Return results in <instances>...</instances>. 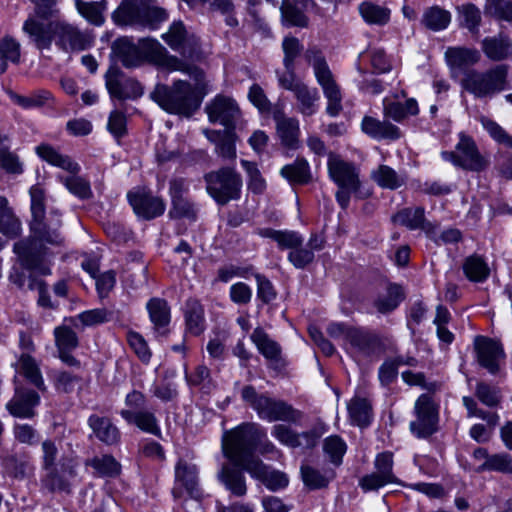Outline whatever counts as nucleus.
Returning a JSON list of instances; mask_svg holds the SVG:
<instances>
[{
  "label": "nucleus",
  "mask_w": 512,
  "mask_h": 512,
  "mask_svg": "<svg viewBox=\"0 0 512 512\" xmlns=\"http://www.w3.org/2000/svg\"><path fill=\"white\" fill-rule=\"evenodd\" d=\"M172 207L169 211L171 218H187L195 220L197 217V210L188 198L182 197L175 200H171Z\"/></svg>",
  "instance_id": "obj_59"
},
{
  "label": "nucleus",
  "mask_w": 512,
  "mask_h": 512,
  "mask_svg": "<svg viewBox=\"0 0 512 512\" xmlns=\"http://www.w3.org/2000/svg\"><path fill=\"white\" fill-rule=\"evenodd\" d=\"M35 150L37 155L44 161L72 174L68 177H60L61 182L72 194L82 199L92 196L89 182L77 176L80 166L70 156L61 154L49 144H40Z\"/></svg>",
  "instance_id": "obj_6"
},
{
  "label": "nucleus",
  "mask_w": 512,
  "mask_h": 512,
  "mask_svg": "<svg viewBox=\"0 0 512 512\" xmlns=\"http://www.w3.org/2000/svg\"><path fill=\"white\" fill-rule=\"evenodd\" d=\"M154 3L155 0H124L112 13V20L118 26L155 30L168 19V12Z\"/></svg>",
  "instance_id": "obj_3"
},
{
  "label": "nucleus",
  "mask_w": 512,
  "mask_h": 512,
  "mask_svg": "<svg viewBox=\"0 0 512 512\" xmlns=\"http://www.w3.org/2000/svg\"><path fill=\"white\" fill-rule=\"evenodd\" d=\"M39 402L40 396L36 391L16 386L14 396L7 403V409L15 417L32 418L35 415L34 409Z\"/></svg>",
  "instance_id": "obj_21"
},
{
  "label": "nucleus",
  "mask_w": 512,
  "mask_h": 512,
  "mask_svg": "<svg viewBox=\"0 0 512 512\" xmlns=\"http://www.w3.org/2000/svg\"><path fill=\"white\" fill-rule=\"evenodd\" d=\"M306 61L312 66L318 85L327 99L326 112L332 117L342 111V93L334 74L322 53L316 47L308 48L304 54Z\"/></svg>",
  "instance_id": "obj_4"
},
{
  "label": "nucleus",
  "mask_w": 512,
  "mask_h": 512,
  "mask_svg": "<svg viewBox=\"0 0 512 512\" xmlns=\"http://www.w3.org/2000/svg\"><path fill=\"white\" fill-rule=\"evenodd\" d=\"M18 369L21 374L39 390L45 391L43 377L36 361L28 354L23 353L18 360Z\"/></svg>",
  "instance_id": "obj_47"
},
{
  "label": "nucleus",
  "mask_w": 512,
  "mask_h": 512,
  "mask_svg": "<svg viewBox=\"0 0 512 512\" xmlns=\"http://www.w3.org/2000/svg\"><path fill=\"white\" fill-rule=\"evenodd\" d=\"M88 424L101 442L112 445L119 441L120 432L109 418L91 415Z\"/></svg>",
  "instance_id": "obj_32"
},
{
  "label": "nucleus",
  "mask_w": 512,
  "mask_h": 512,
  "mask_svg": "<svg viewBox=\"0 0 512 512\" xmlns=\"http://www.w3.org/2000/svg\"><path fill=\"white\" fill-rule=\"evenodd\" d=\"M327 168L330 178L337 184L336 199L346 209L352 193H357L361 182L359 170L354 163L346 161L339 154L328 153Z\"/></svg>",
  "instance_id": "obj_9"
},
{
  "label": "nucleus",
  "mask_w": 512,
  "mask_h": 512,
  "mask_svg": "<svg viewBox=\"0 0 512 512\" xmlns=\"http://www.w3.org/2000/svg\"><path fill=\"white\" fill-rule=\"evenodd\" d=\"M278 83L293 93L298 113L312 116L317 112L320 95L316 88L309 87L296 74H278Z\"/></svg>",
  "instance_id": "obj_13"
},
{
  "label": "nucleus",
  "mask_w": 512,
  "mask_h": 512,
  "mask_svg": "<svg viewBox=\"0 0 512 512\" xmlns=\"http://www.w3.org/2000/svg\"><path fill=\"white\" fill-rule=\"evenodd\" d=\"M476 397L488 407H496L501 401L500 390L485 382H478L475 389Z\"/></svg>",
  "instance_id": "obj_63"
},
{
  "label": "nucleus",
  "mask_w": 512,
  "mask_h": 512,
  "mask_svg": "<svg viewBox=\"0 0 512 512\" xmlns=\"http://www.w3.org/2000/svg\"><path fill=\"white\" fill-rule=\"evenodd\" d=\"M371 178L381 188L396 190L406 183V177L387 165H380L371 173Z\"/></svg>",
  "instance_id": "obj_38"
},
{
  "label": "nucleus",
  "mask_w": 512,
  "mask_h": 512,
  "mask_svg": "<svg viewBox=\"0 0 512 512\" xmlns=\"http://www.w3.org/2000/svg\"><path fill=\"white\" fill-rule=\"evenodd\" d=\"M442 157L457 167L473 172L483 171L490 164L489 159L480 153L475 141L465 134L460 135L455 151L442 152Z\"/></svg>",
  "instance_id": "obj_12"
},
{
  "label": "nucleus",
  "mask_w": 512,
  "mask_h": 512,
  "mask_svg": "<svg viewBox=\"0 0 512 512\" xmlns=\"http://www.w3.org/2000/svg\"><path fill=\"white\" fill-rule=\"evenodd\" d=\"M480 123L494 141L512 148V136H510L497 122L488 117L482 116L480 118Z\"/></svg>",
  "instance_id": "obj_57"
},
{
  "label": "nucleus",
  "mask_w": 512,
  "mask_h": 512,
  "mask_svg": "<svg viewBox=\"0 0 512 512\" xmlns=\"http://www.w3.org/2000/svg\"><path fill=\"white\" fill-rule=\"evenodd\" d=\"M207 193L219 205L237 200L241 195L242 177L232 167H221L204 175Z\"/></svg>",
  "instance_id": "obj_10"
},
{
  "label": "nucleus",
  "mask_w": 512,
  "mask_h": 512,
  "mask_svg": "<svg viewBox=\"0 0 512 512\" xmlns=\"http://www.w3.org/2000/svg\"><path fill=\"white\" fill-rule=\"evenodd\" d=\"M363 19L369 24L385 25L390 19V10L372 2H363L359 6Z\"/></svg>",
  "instance_id": "obj_51"
},
{
  "label": "nucleus",
  "mask_w": 512,
  "mask_h": 512,
  "mask_svg": "<svg viewBox=\"0 0 512 512\" xmlns=\"http://www.w3.org/2000/svg\"><path fill=\"white\" fill-rule=\"evenodd\" d=\"M361 130L369 137L377 140H397L401 137L399 127L387 120L381 121L371 116H365L362 119Z\"/></svg>",
  "instance_id": "obj_26"
},
{
  "label": "nucleus",
  "mask_w": 512,
  "mask_h": 512,
  "mask_svg": "<svg viewBox=\"0 0 512 512\" xmlns=\"http://www.w3.org/2000/svg\"><path fill=\"white\" fill-rule=\"evenodd\" d=\"M280 10L283 21L288 25L298 27H306L308 25L306 15L290 0H283Z\"/></svg>",
  "instance_id": "obj_55"
},
{
  "label": "nucleus",
  "mask_w": 512,
  "mask_h": 512,
  "mask_svg": "<svg viewBox=\"0 0 512 512\" xmlns=\"http://www.w3.org/2000/svg\"><path fill=\"white\" fill-rule=\"evenodd\" d=\"M29 194L32 214L31 234L29 239L14 244V252L18 255L23 267L42 275H48L50 268L46 260L53 255L50 248L60 247L64 242V238L59 232L61 220L59 217L55 221L46 219V192L41 185H33Z\"/></svg>",
  "instance_id": "obj_1"
},
{
  "label": "nucleus",
  "mask_w": 512,
  "mask_h": 512,
  "mask_svg": "<svg viewBox=\"0 0 512 512\" xmlns=\"http://www.w3.org/2000/svg\"><path fill=\"white\" fill-rule=\"evenodd\" d=\"M137 46L139 47L142 60H147L153 64L157 62L165 50V47H163L157 40L152 38L140 39Z\"/></svg>",
  "instance_id": "obj_58"
},
{
  "label": "nucleus",
  "mask_w": 512,
  "mask_h": 512,
  "mask_svg": "<svg viewBox=\"0 0 512 512\" xmlns=\"http://www.w3.org/2000/svg\"><path fill=\"white\" fill-rule=\"evenodd\" d=\"M175 479L176 485L183 487L190 497L197 498L200 495L196 465L180 460L175 467Z\"/></svg>",
  "instance_id": "obj_28"
},
{
  "label": "nucleus",
  "mask_w": 512,
  "mask_h": 512,
  "mask_svg": "<svg viewBox=\"0 0 512 512\" xmlns=\"http://www.w3.org/2000/svg\"><path fill=\"white\" fill-rule=\"evenodd\" d=\"M246 472L252 477L260 480L271 490L284 488L288 484V478L284 473L270 470V468L265 465L261 459L252 461Z\"/></svg>",
  "instance_id": "obj_25"
},
{
  "label": "nucleus",
  "mask_w": 512,
  "mask_h": 512,
  "mask_svg": "<svg viewBox=\"0 0 512 512\" xmlns=\"http://www.w3.org/2000/svg\"><path fill=\"white\" fill-rule=\"evenodd\" d=\"M480 470H493L512 474V457L507 453L491 455L480 466Z\"/></svg>",
  "instance_id": "obj_60"
},
{
  "label": "nucleus",
  "mask_w": 512,
  "mask_h": 512,
  "mask_svg": "<svg viewBox=\"0 0 512 512\" xmlns=\"http://www.w3.org/2000/svg\"><path fill=\"white\" fill-rule=\"evenodd\" d=\"M508 66L496 65L484 72L468 70L461 80L463 89L476 98H491L507 88Z\"/></svg>",
  "instance_id": "obj_7"
},
{
  "label": "nucleus",
  "mask_w": 512,
  "mask_h": 512,
  "mask_svg": "<svg viewBox=\"0 0 512 512\" xmlns=\"http://www.w3.org/2000/svg\"><path fill=\"white\" fill-rule=\"evenodd\" d=\"M447 63L452 68H464L476 64L480 54L476 49L449 47L445 52Z\"/></svg>",
  "instance_id": "obj_41"
},
{
  "label": "nucleus",
  "mask_w": 512,
  "mask_h": 512,
  "mask_svg": "<svg viewBox=\"0 0 512 512\" xmlns=\"http://www.w3.org/2000/svg\"><path fill=\"white\" fill-rule=\"evenodd\" d=\"M421 21L427 29L440 31L447 28L451 22V14L439 6H432L424 11Z\"/></svg>",
  "instance_id": "obj_46"
},
{
  "label": "nucleus",
  "mask_w": 512,
  "mask_h": 512,
  "mask_svg": "<svg viewBox=\"0 0 512 512\" xmlns=\"http://www.w3.org/2000/svg\"><path fill=\"white\" fill-rule=\"evenodd\" d=\"M333 476V472L326 474L307 464L301 466L302 480L308 488L313 490L326 487Z\"/></svg>",
  "instance_id": "obj_52"
},
{
  "label": "nucleus",
  "mask_w": 512,
  "mask_h": 512,
  "mask_svg": "<svg viewBox=\"0 0 512 512\" xmlns=\"http://www.w3.org/2000/svg\"><path fill=\"white\" fill-rule=\"evenodd\" d=\"M280 173L291 184H307L311 178L309 165L304 159L285 165Z\"/></svg>",
  "instance_id": "obj_45"
},
{
  "label": "nucleus",
  "mask_w": 512,
  "mask_h": 512,
  "mask_svg": "<svg viewBox=\"0 0 512 512\" xmlns=\"http://www.w3.org/2000/svg\"><path fill=\"white\" fill-rule=\"evenodd\" d=\"M0 168L9 174L23 172L19 156L11 150L10 137L3 133H0Z\"/></svg>",
  "instance_id": "obj_37"
},
{
  "label": "nucleus",
  "mask_w": 512,
  "mask_h": 512,
  "mask_svg": "<svg viewBox=\"0 0 512 512\" xmlns=\"http://www.w3.org/2000/svg\"><path fill=\"white\" fill-rule=\"evenodd\" d=\"M251 340L259 352L270 362L278 363L281 360V347L271 339L261 328H256L251 334Z\"/></svg>",
  "instance_id": "obj_36"
},
{
  "label": "nucleus",
  "mask_w": 512,
  "mask_h": 512,
  "mask_svg": "<svg viewBox=\"0 0 512 512\" xmlns=\"http://www.w3.org/2000/svg\"><path fill=\"white\" fill-rule=\"evenodd\" d=\"M327 333L334 339H342L350 345V351L361 355H370L379 345L378 337L361 327H352L343 323H331Z\"/></svg>",
  "instance_id": "obj_11"
},
{
  "label": "nucleus",
  "mask_w": 512,
  "mask_h": 512,
  "mask_svg": "<svg viewBox=\"0 0 512 512\" xmlns=\"http://www.w3.org/2000/svg\"><path fill=\"white\" fill-rule=\"evenodd\" d=\"M87 466H91L98 476L115 477L119 475L121 465L111 455L95 456L86 462Z\"/></svg>",
  "instance_id": "obj_49"
},
{
  "label": "nucleus",
  "mask_w": 512,
  "mask_h": 512,
  "mask_svg": "<svg viewBox=\"0 0 512 512\" xmlns=\"http://www.w3.org/2000/svg\"><path fill=\"white\" fill-rule=\"evenodd\" d=\"M78 462L74 457L62 456L59 466L43 470L41 486L50 493H70V480L77 475Z\"/></svg>",
  "instance_id": "obj_15"
},
{
  "label": "nucleus",
  "mask_w": 512,
  "mask_h": 512,
  "mask_svg": "<svg viewBox=\"0 0 512 512\" xmlns=\"http://www.w3.org/2000/svg\"><path fill=\"white\" fill-rule=\"evenodd\" d=\"M113 50L122 64L127 68L137 67L143 63L139 47L128 38L116 40L113 44Z\"/></svg>",
  "instance_id": "obj_35"
},
{
  "label": "nucleus",
  "mask_w": 512,
  "mask_h": 512,
  "mask_svg": "<svg viewBox=\"0 0 512 512\" xmlns=\"http://www.w3.org/2000/svg\"><path fill=\"white\" fill-rule=\"evenodd\" d=\"M185 319L187 329L193 335H200L205 330L204 309L198 300L186 302Z\"/></svg>",
  "instance_id": "obj_44"
},
{
  "label": "nucleus",
  "mask_w": 512,
  "mask_h": 512,
  "mask_svg": "<svg viewBox=\"0 0 512 512\" xmlns=\"http://www.w3.org/2000/svg\"><path fill=\"white\" fill-rule=\"evenodd\" d=\"M162 38L172 50L178 52L183 58L192 61L201 58L199 38L188 32L182 21H174Z\"/></svg>",
  "instance_id": "obj_14"
},
{
  "label": "nucleus",
  "mask_w": 512,
  "mask_h": 512,
  "mask_svg": "<svg viewBox=\"0 0 512 512\" xmlns=\"http://www.w3.org/2000/svg\"><path fill=\"white\" fill-rule=\"evenodd\" d=\"M55 43L66 53L83 51L92 46L94 37L86 31L64 21H55L53 25Z\"/></svg>",
  "instance_id": "obj_16"
},
{
  "label": "nucleus",
  "mask_w": 512,
  "mask_h": 512,
  "mask_svg": "<svg viewBox=\"0 0 512 512\" xmlns=\"http://www.w3.org/2000/svg\"><path fill=\"white\" fill-rule=\"evenodd\" d=\"M416 419L410 423L411 432L418 438H427L437 431L438 411L429 395H421L415 403Z\"/></svg>",
  "instance_id": "obj_17"
},
{
  "label": "nucleus",
  "mask_w": 512,
  "mask_h": 512,
  "mask_svg": "<svg viewBox=\"0 0 512 512\" xmlns=\"http://www.w3.org/2000/svg\"><path fill=\"white\" fill-rule=\"evenodd\" d=\"M461 24L471 33H478L481 22V12L473 4H466L459 8Z\"/></svg>",
  "instance_id": "obj_61"
},
{
  "label": "nucleus",
  "mask_w": 512,
  "mask_h": 512,
  "mask_svg": "<svg viewBox=\"0 0 512 512\" xmlns=\"http://www.w3.org/2000/svg\"><path fill=\"white\" fill-rule=\"evenodd\" d=\"M511 48V40L503 34L494 37H486L482 41V50L486 57L492 61L506 59Z\"/></svg>",
  "instance_id": "obj_34"
},
{
  "label": "nucleus",
  "mask_w": 512,
  "mask_h": 512,
  "mask_svg": "<svg viewBox=\"0 0 512 512\" xmlns=\"http://www.w3.org/2000/svg\"><path fill=\"white\" fill-rule=\"evenodd\" d=\"M475 349L480 365L495 374L499 369L497 361L503 356L501 345L492 339L479 336L475 339Z\"/></svg>",
  "instance_id": "obj_22"
},
{
  "label": "nucleus",
  "mask_w": 512,
  "mask_h": 512,
  "mask_svg": "<svg viewBox=\"0 0 512 512\" xmlns=\"http://www.w3.org/2000/svg\"><path fill=\"white\" fill-rule=\"evenodd\" d=\"M241 397L261 419L269 422H296L302 416L301 412L287 402L271 398L267 394H260L251 385L242 388Z\"/></svg>",
  "instance_id": "obj_5"
},
{
  "label": "nucleus",
  "mask_w": 512,
  "mask_h": 512,
  "mask_svg": "<svg viewBox=\"0 0 512 512\" xmlns=\"http://www.w3.org/2000/svg\"><path fill=\"white\" fill-rule=\"evenodd\" d=\"M419 113L418 103L414 98H409L404 104L383 99V115L396 122H402L408 116H415Z\"/></svg>",
  "instance_id": "obj_33"
},
{
  "label": "nucleus",
  "mask_w": 512,
  "mask_h": 512,
  "mask_svg": "<svg viewBox=\"0 0 512 512\" xmlns=\"http://www.w3.org/2000/svg\"><path fill=\"white\" fill-rule=\"evenodd\" d=\"M205 111L210 122L220 123L226 130H235L236 123L241 116L235 100L224 95H217L206 105Z\"/></svg>",
  "instance_id": "obj_19"
},
{
  "label": "nucleus",
  "mask_w": 512,
  "mask_h": 512,
  "mask_svg": "<svg viewBox=\"0 0 512 512\" xmlns=\"http://www.w3.org/2000/svg\"><path fill=\"white\" fill-rule=\"evenodd\" d=\"M54 24L55 21L45 24L34 18H28L24 22L23 31L29 36L37 49H50L52 41L55 39Z\"/></svg>",
  "instance_id": "obj_24"
},
{
  "label": "nucleus",
  "mask_w": 512,
  "mask_h": 512,
  "mask_svg": "<svg viewBox=\"0 0 512 512\" xmlns=\"http://www.w3.org/2000/svg\"><path fill=\"white\" fill-rule=\"evenodd\" d=\"M277 133L283 145L289 148H296L299 137V122L296 118L276 116Z\"/></svg>",
  "instance_id": "obj_40"
},
{
  "label": "nucleus",
  "mask_w": 512,
  "mask_h": 512,
  "mask_svg": "<svg viewBox=\"0 0 512 512\" xmlns=\"http://www.w3.org/2000/svg\"><path fill=\"white\" fill-rule=\"evenodd\" d=\"M151 98L162 109L172 114L189 115L198 107L194 103L193 88L190 83L175 81L171 87L158 84L151 92Z\"/></svg>",
  "instance_id": "obj_8"
},
{
  "label": "nucleus",
  "mask_w": 512,
  "mask_h": 512,
  "mask_svg": "<svg viewBox=\"0 0 512 512\" xmlns=\"http://www.w3.org/2000/svg\"><path fill=\"white\" fill-rule=\"evenodd\" d=\"M75 6L79 14H81L89 23L101 26L105 22V17L103 15L107 8V2L105 0L91 2L76 0Z\"/></svg>",
  "instance_id": "obj_43"
},
{
  "label": "nucleus",
  "mask_w": 512,
  "mask_h": 512,
  "mask_svg": "<svg viewBox=\"0 0 512 512\" xmlns=\"http://www.w3.org/2000/svg\"><path fill=\"white\" fill-rule=\"evenodd\" d=\"M404 298L403 288L398 284H390L386 293L379 295L374 300V307L379 313L387 314L395 310Z\"/></svg>",
  "instance_id": "obj_39"
},
{
  "label": "nucleus",
  "mask_w": 512,
  "mask_h": 512,
  "mask_svg": "<svg viewBox=\"0 0 512 512\" xmlns=\"http://www.w3.org/2000/svg\"><path fill=\"white\" fill-rule=\"evenodd\" d=\"M58 351L73 350L78 346L76 333L67 326H60L54 330Z\"/></svg>",
  "instance_id": "obj_64"
},
{
  "label": "nucleus",
  "mask_w": 512,
  "mask_h": 512,
  "mask_svg": "<svg viewBox=\"0 0 512 512\" xmlns=\"http://www.w3.org/2000/svg\"><path fill=\"white\" fill-rule=\"evenodd\" d=\"M10 99L24 109H30L43 106L50 98L51 94L48 91H38L30 96H22L13 91H8Z\"/></svg>",
  "instance_id": "obj_56"
},
{
  "label": "nucleus",
  "mask_w": 512,
  "mask_h": 512,
  "mask_svg": "<svg viewBox=\"0 0 512 512\" xmlns=\"http://www.w3.org/2000/svg\"><path fill=\"white\" fill-rule=\"evenodd\" d=\"M237 467L234 464H223L218 479L233 495L241 497L246 494L247 486L242 470Z\"/></svg>",
  "instance_id": "obj_27"
},
{
  "label": "nucleus",
  "mask_w": 512,
  "mask_h": 512,
  "mask_svg": "<svg viewBox=\"0 0 512 512\" xmlns=\"http://www.w3.org/2000/svg\"><path fill=\"white\" fill-rule=\"evenodd\" d=\"M393 454L391 452L379 453L374 461L375 471L360 479V486L365 491L378 490L379 488L396 483L397 478L393 473Z\"/></svg>",
  "instance_id": "obj_18"
},
{
  "label": "nucleus",
  "mask_w": 512,
  "mask_h": 512,
  "mask_svg": "<svg viewBox=\"0 0 512 512\" xmlns=\"http://www.w3.org/2000/svg\"><path fill=\"white\" fill-rule=\"evenodd\" d=\"M257 234L263 238L274 240L280 249H290L302 246L304 239L296 231L275 230L272 228H259Z\"/></svg>",
  "instance_id": "obj_31"
},
{
  "label": "nucleus",
  "mask_w": 512,
  "mask_h": 512,
  "mask_svg": "<svg viewBox=\"0 0 512 512\" xmlns=\"http://www.w3.org/2000/svg\"><path fill=\"white\" fill-rule=\"evenodd\" d=\"M147 310L154 330L161 336L168 333V325L170 323V307L166 300L161 298H152L148 301Z\"/></svg>",
  "instance_id": "obj_29"
},
{
  "label": "nucleus",
  "mask_w": 512,
  "mask_h": 512,
  "mask_svg": "<svg viewBox=\"0 0 512 512\" xmlns=\"http://www.w3.org/2000/svg\"><path fill=\"white\" fill-rule=\"evenodd\" d=\"M120 415L128 423L136 425L144 432L153 434L155 436L161 435V429L158 425V420L155 414L150 410H121Z\"/></svg>",
  "instance_id": "obj_30"
},
{
  "label": "nucleus",
  "mask_w": 512,
  "mask_h": 512,
  "mask_svg": "<svg viewBox=\"0 0 512 512\" xmlns=\"http://www.w3.org/2000/svg\"><path fill=\"white\" fill-rule=\"evenodd\" d=\"M466 277L473 282H482L489 276L490 270L484 259L478 255L467 257L463 264Z\"/></svg>",
  "instance_id": "obj_48"
},
{
  "label": "nucleus",
  "mask_w": 512,
  "mask_h": 512,
  "mask_svg": "<svg viewBox=\"0 0 512 512\" xmlns=\"http://www.w3.org/2000/svg\"><path fill=\"white\" fill-rule=\"evenodd\" d=\"M351 420L359 426H366L371 419V405L364 398H353L348 404Z\"/></svg>",
  "instance_id": "obj_53"
},
{
  "label": "nucleus",
  "mask_w": 512,
  "mask_h": 512,
  "mask_svg": "<svg viewBox=\"0 0 512 512\" xmlns=\"http://www.w3.org/2000/svg\"><path fill=\"white\" fill-rule=\"evenodd\" d=\"M393 221L410 230L421 229L429 236L436 230V225L426 220L422 207L404 208L393 216Z\"/></svg>",
  "instance_id": "obj_23"
},
{
  "label": "nucleus",
  "mask_w": 512,
  "mask_h": 512,
  "mask_svg": "<svg viewBox=\"0 0 512 512\" xmlns=\"http://www.w3.org/2000/svg\"><path fill=\"white\" fill-rule=\"evenodd\" d=\"M22 231L21 222L8 206L5 197L0 196V232L10 238H15Z\"/></svg>",
  "instance_id": "obj_42"
},
{
  "label": "nucleus",
  "mask_w": 512,
  "mask_h": 512,
  "mask_svg": "<svg viewBox=\"0 0 512 512\" xmlns=\"http://www.w3.org/2000/svg\"><path fill=\"white\" fill-rule=\"evenodd\" d=\"M155 65L169 71H181L189 75H194L195 78L202 75V72L198 68L185 63L174 55H170L166 49L163 51Z\"/></svg>",
  "instance_id": "obj_50"
},
{
  "label": "nucleus",
  "mask_w": 512,
  "mask_h": 512,
  "mask_svg": "<svg viewBox=\"0 0 512 512\" xmlns=\"http://www.w3.org/2000/svg\"><path fill=\"white\" fill-rule=\"evenodd\" d=\"M264 436V428L257 423L247 422L226 431L222 437V451L232 464L247 471L254 460V442Z\"/></svg>",
  "instance_id": "obj_2"
},
{
  "label": "nucleus",
  "mask_w": 512,
  "mask_h": 512,
  "mask_svg": "<svg viewBox=\"0 0 512 512\" xmlns=\"http://www.w3.org/2000/svg\"><path fill=\"white\" fill-rule=\"evenodd\" d=\"M0 55L8 63L18 64L21 58L20 43L11 36L0 39Z\"/></svg>",
  "instance_id": "obj_62"
},
{
  "label": "nucleus",
  "mask_w": 512,
  "mask_h": 512,
  "mask_svg": "<svg viewBox=\"0 0 512 512\" xmlns=\"http://www.w3.org/2000/svg\"><path fill=\"white\" fill-rule=\"evenodd\" d=\"M302 45L296 37H285L282 43V49L284 52L283 64L286 68L285 72L281 74H295L294 72V61L300 55L302 51ZM280 74L277 72V75Z\"/></svg>",
  "instance_id": "obj_54"
},
{
  "label": "nucleus",
  "mask_w": 512,
  "mask_h": 512,
  "mask_svg": "<svg viewBox=\"0 0 512 512\" xmlns=\"http://www.w3.org/2000/svg\"><path fill=\"white\" fill-rule=\"evenodd\" d=\"M127 198L134 212L143 219L150 220L161 216L165 211L164 201L150 191L137 188L128 192Z\"/></svg>",
  "instance_id": "obj_20"
}]
</instances>
